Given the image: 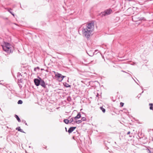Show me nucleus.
Returning a JSON list of instances; mask_svg holds the SVG:
<instances>
[{
	"mask_svg": "<svg viewBox=\"0 0 153 153\" xmlns=\"http://www.w3.org/2000/svg\"><path fill=\"white\" fill-rule=\"evenodd\" d=\"M94 27V23L92 22L88 23L83 26L82 30V35L87 39L89 38L92 35Z\"/></svg>",
	"mask_w": 153,
	"mask_h": 153,
	"instance_id": "obj_1",
	"label": "nucleus"
},
{
	"mask_svg": "<svg viewBox=\"0 0 153 153\" xmlns=\"http://www.w3.org/2000/svg\"><path fill=\"white\" fill-rule=\"evenodd\" d=\"M3 50L7 53H12L14 49L13 46L8 43H5L4 45L2 46Z\"/></svg>",
	"mask_w": 153,
	"mask_h": 153,
	"instance_id": "obj_2",
	"label": "nucleus"
},
{
	"mask_svg": "<svg viewBox=\"0 0 153 153\" xmlns=\"http://www.w3.org/2000/svg\"><path fill=\"white\" fill-rule=\"evenodd\" d=\"M112 10L111 9H108L105 10L104 12H102L100 14L101 16H105L110 14Z\"/></svg>",
	"mask_w": 153,
	"mask_h": 153,
	"instance_id": "obj_3",
	"label": "nucleus"
},
{
	"mask_svg": "<svg viewBox=\"0 0 153 153\" xmlns=\"http://www.w3.org/2000/svg\"><path fill=\"white\" fill-rule=\"evenodd\" d=\"M38 77L39 79H34V83L36 86H38L40 85V84L41 79H42L39 76H38Z\"/></svg>",
	"mask_w": 153,
	"mask_h": 153,
	"instance_id": "obj_4",
	"label": "nucleus"
},
{
	"mask_svg": "<svg viewBox=\"0 0 153 153\" xmlns=\"http://www.w3.org/2000/svg\"><path fill=\"white\" fill-rule=\"evenodd\" d=\"M56 76L58 78V79H59V81H62L64 77L65 76H64L62 75L61 74H58L56 75Z\"/></svg>",
	"mask_w": 153,
	"mask_h": 153,
	"instance_id": "obj_5",
	"label": "nucleus"
},
{
	"mask_svg": "<svg viewBox=\"0 0 153 153\" xmlns=\"http://www.w3.org/2000/svg\"><path fill=\"white\" fill-rule=\"evenodd\" d=\"M40 85L44 88H46V87L45 82L42 79H41L40 84Z\"/></svg>",
	"mask_w": 153,
	"mask_h": 153,
	"instance_id": "obj_6",
	"label": "nucleus"
},
{
	"mask_svg": "<svg viewBox=\"0 0 153 153\" xmlns=\"http://www.w3.org/2000/svg\"><path fill=\"white\" fill-rule=\"evenodd\" d=\"M76 128V127H70L68 130V132L69 133H71Z\"/></svg>",
	"mask_w": 153,
	"mask_h": 153,
	"instance_id": "obj_7",
	"label": "nucleus"
},
{
	"mask_svg": "<svg viewBox=\"0 0 153 153\" xmlns=\"http://www.w3.org/2000/svg\"><path fill=\"white\" fill-rule=\"evenodd\" d=\"M81 117V115L80 113H78L76 116L74 117L75 120H77L78 119L80 118Z\"/></svg>",
	"mask_w": 153,
	"mask_h": 153,
	"instance_id": "obj_8",
	"label": "nucleus"
},
{
	"mask_svg": "<svg viewBox=\"0 0 153 153\" xmlns=\"http://www.w3.org/2000/svg\"><path fill=\"white\" fill-rule=\"evenodd\" d=\"M5 9L8 11L12 15L14 16V14L11 11L12 9L11 8H6Z\"/></svg>",
	"mask_w": 153,
	"mask_h": 153,
	"instance_id": "obj_9",
	"label": "nucleus"
},
{
	"mask_svg": "<svg viewBox=\"0 0 153 153\" xmlns=\"http://www.w3.org/2000/svg\"><path fill=\"white\" fill-rule=\"evenodd\" d=\"M143 20L144 21H146V19L144 17H141V18H138L137 21Z\"/></svg>",
	"mask_w": 153,
	"mask_h": 153,
	"instance_id": "obj_10",
	"label": "nucleus"
},
{
	"mask_svg": "<svg viewBox=\"0 0 153 153\" xmlns=\"http://www.w3.org/2000/svg\"><path fill=\"white\" fill-rule=\"evenodd\" d=\"M17 76L18 78V79H22V76L21 75V74L19 72H18L17 73Z\"/></svg>",
	"mask_w": 153,
	"mask_h": 153,
	"instance_id": "obj_11",
	"label": "nucleus"
},
{
	"mask_svg": "<svg viewBox=\"0 0 153 153\" xmlns=\"http://www.w3.org/2000/svg\"><path fill=\"white\" fill-rule=\"evenodd\" d=\"M14 117L17 119V120L19 122H21V120L18 115L15 114V115Z\"/></svg>",
	"mask_w": 153,
	"mask_h": 153,
	"instance_id": "obj_12",
	"label": "nucleus"
},
{
	"mask_svg": "<svg viewBox=\"0 0 153 153\" xmlns=\"http://www.w3.org/2000/svg\"><path fill=\"white\" fill-rule=\"evenodd\" d=\"M16 130H18V131H20L21 132H24L23 131V130L22 129H21L20 128V127H17L16 128Z\"/></svg>",
	"mask_w": 153,
	"mask_h": 153,
	"instance_id": "obj_13",
	"label": "nucleus"
},
{
	"mask_svg": "<svg viewBox=\"0 0 153 153\" xmlns=\"http://www.w3.org/2000/svg\"><path fill=\"white\" fill-rule=\"evenodd\" d=\"M75 121H74V123H78V124H79V123H82V121L81 120H75Z\"/></svg>",
	"mask_w": 153,
	"mask_h": 153,
	"instance_id": "obj_14",
	"label": "nucleus"
},
{
	"mask_svg": "<svg viewBox=\"0 0 153 153\" xmlns=\"http://www.w3.org/2000/svg\"><path fill=\"white\" fill-rule=\"evenodd\" d=\"M149 106H150L149 108L150 110H153V103H149Z\"/></svg>",
	"mask_w": 153,
	"mask_h": 153,
	"instance_id": "obj_15",
	"label": "nucleus"
},
{
	"mask_svg": "<svg viewBox=\"0 0 153 153\" xmlns=\"http://www.w3.org/2000/svg\"><path fill=\"white\" fill-rule=\"evenodd\" d=\"M63 122L66 124H68L69 122V120L68 119H65L63 120Z\"/></svg>",
	"mask_w": 153,
	"mask_h": 153,
	"instance_id": "obj_16",
	"label": "nucleus"
},
{
	"mask_svg": "<svg viewBox=\"0 0 153 153\" xmlns=\"http://www.w3.org/2000/svg\"><path fill=\"white\" fill-rule=\"evenodd\" d=\"M100 108L103 113H105V110L104 108H103L102 107H100Z\"/></svg>",
	"mask_w": 153,
	"mask_h": 153,
	"instance_id": "obj_17",
	"label": "nucleus"
},
{
	"mask_svg": "<svg viewBox=\"0 0 153 153\" xmlns=\"http://www.w3.org/2000/svg\"><path fill=\"white\" fill-rule=\"evenodd\" d=\"M90 56H92L94 55V53H91V51H89L88 53H87Z\"/></svg>",
	"mask_w": 153,
	"mask_h": 153,
	"instance_id": "obj_18",
	"label": "nucleus"
},
{
	"mask_svg": "<svg viewBox=\"0 0 153 153\" xmlns=\"http://www.w3.org/2000/svg\"><path fill=\"white\" fill-rule=\"evenodd\" d=\"M64 86L66 87H70L71 86L69 85L68 84L66 83L64 84Z\"/></svg>",
	"mask_w": 153,
	"mask_h": 153,
	"instance_id": "obj_19",
	"label": "nucleus"
},
{
	"mask_svg": "<svg viewBox=\"0 0 153 153\" xmlns=\"http://www.w3.org/2000/svg\"><path fill=\"white\" fill-rule=\"evenodd\" d=\"M17 103L19 104H21L23 103V102L22 100H20L18 101Z\"/></svg>",
	"mask_w": 153,
	"mask_h": 153,
	"instance_id": "obj_20",
	"label": "nucleus"
},
{
	"mask_svg": "<svg viewBox=\"0 0 153 153\" xmlns=\"http://www.w3.org/2000/svg\"><path fill=\"white\" fill-rule=\"evenodd\" d=\"M69 123H71L73 122L74 119L73 118H71L69 120Z\"/></svg>",
	"mask_w": 153,
	"mask_h": 153,
	"instance_id": "obj_21",
	"label": "nucleus"
},
{
	"mask_svg": "<svg viewBox=\"0 0 153 153\" xmlns=\"http://www.w3.org/2000/svg\"><path fill=\"white\" fill-rule=\"evenodd\" d=\"M18 83H22V79H18Z\"/></svg>",
	"mask_w": 153,
	"mask_h": 153,
	"instance_id": "obj_22",
	"label": "nucleus"
},
{
	"mask_svg": "<svg viewBox=\"0 0 153 153\" xmlns=\"http://www.w3.org/2000/svg\"><path fill=\"white\" fill-rule=\"evenodd\" d=\"M67 100L68 101H70L71 100V98L70 97H68V98H67Z\"/></svg>",
	"mask_w": 153,
	"mask_h": 153,
	"instance_id": "obj_23",
	"label": "nucleus"
},
{
	"mask_svg": "<svg viewBox=\"0 0 153 153\" xmlns=\"http://www.w3.org/2000/svg\"><path fill=\"white\" fill-rule=\"evenodd\" d=\"M124 103L123 102H121L120 103V106L122 107L124 105Z\"/></svg>",
	"mask_w": 153,
	"mask_h": 153,
	"instance_id": "obj_24",
	"label": "nucleus"
},
{
	"mask_svg": "<svg viewBox=\"0 0 153 153\" xmlns=\"http://www.w3.org/2000/svg\"><path fill=\"white\" fill-rule=\"evenodd\" d=\"M91 62L93 64H95V63H96V60H94L92 61Z\"/></svg>",
	"mask_w": 153,
	"mask_h": 153,
	"instance_id": "obj_25",
	"label": "nucleus"
},
{
	"mask_svg": "<svg viewBox=\"0 0 153 153\" xmlns=\"http://www.w3.org/2000/svg\"><path fill=\"white\" fill-rule=\"evenodd\" d=\"M86 120V119L85 117H83L82 118L81 120L82 121H85Z\"/></svg>",
	"mask_w": 153,
	"mask_h": 153,
	"instance_id": "obj_26",
	"label": "nucleus"
},
{
	"mask_svg": "<svg viewBox=\"0 0 153 153\" xmlns=\"http://www.w3.org/2000/svg\"><path fill=\"white\" fill-rule=\"evenodd\" d=\"M18 85H19V88H22V85H21V84H19Z\"/></svg>",
	"mask_w": 153,
	"mask_h": 153,
	"instance_id": "obj_27",
	"label": "nucleus"
},
{
	"mask_svg": "<svg viewBox=\"0 0 153 153\" xmlns=\"http://www.w3.org/2000/svg\"><path fill=\"white\" fill-rule=\"evenodd\" d=\"M35 69H38V70H39V68L38 67H36V68H34V70L35 71Z\"/></svg>",
	"mask_w": 153,
	"mask_h": 153,
	"instance_id": "obj_28",
	"label": "nucleus"
},
{
	"mask_svg": "<svg viewBox=\"0 0 153 153\" xmlns=\"http://www.w3.org/2000/svg\"><path fill=\"white\" fill-rule=\"evenodd\" d=\"M123 111H124L126 112V111H127V110L126 108H124L123 109Z\"/></svg>",
	"mask_w": 153,
	"mask_h": 153,
	"instance_id": "obj_29",
	"label": "nucleus"
},
{
	"mask_svg": "<svg viewBox=\"0 0 153 153\" xmlns=\"http://www.w3.org/2000/svg\"><path fill=\"white\" fill-rule=\"evenodd\" d=\"M141 95V94H139L137 96V97H138V98H139L140 97V96Z\"/></svg>",
	"mask_w": 153,
	"mask_h": 153,
	"instance_id": "obj_30",
	"label": "nucleus"
},
{
	"mask_svg": "<svg viewBox=\"0 0 153 153\" xmlns=\"http://www.w3.org/2000/svg\"><path fill=\"white\" fill-rule=\"evenodd\" d=\"M130 131H128V132L127 133V135H128V134H130Z\"/></svg>",
	"mask_w": 153,
	"mask_h": 153,
	"instance_id": "obj_31",
	"label": "nucleus"
},
{
	"mask_svg": "<svg viewBox=\"0 0 153 153\" xmlns=\"http://www.w3.org/2000/svg\"><path fill=\"white\" fill-rule=\"evenodd\" d=\"M24 123H25V125H27V126H28V125H27V123L26 122V121H25V120H24Z\"/></svg>",
	"mask_w": 153,
	"mask_h": 153,
	"instance_id": "obj_32",
	"label": "nucleus"
},
{
	"mask_svg": "<svg viewBox=\"0 0 153 153\" xmlns=\"http://www.w3.org/2000/svg\"><path fill=\"white\" fill-rule=\"evenodd\" d=\"M4 19L5 20H7L8 19V18H4Z\"/></svg>",
	"mask_w": 153,
	"mask_h": 153,
	"instance_id": "obj_33",
	"label": "nucleus"
},
{
	"mask_svg": "<svg viewBox=\"0 0 153 153\" xmlns=\"http://www.w3.org/2000/svg\"><path fill=\"white\" fill-rule=\"evenodd\" d=\"M1 82H2V81H0V84H2Z\"/></svg>",
	"mask_w": 153,
	"mask_h": 153,
	"instance_id": "obj_34",
	"label": "nucleus"
},
{
	"mask_svg": "<svg viewBox=\"0 0 153 153\" xmlns=\"http://www.w3.org/2000/svg\"><path fill=\"white\" fill-rule=\"evenodd\" d=\"M99 94H97V95H96L97 97H98L99 96Z\"/></svg>",
	"mask_w": 153,
	"mask_h": 153,
	"instance_id": "obj_35",
	"label": "nucleus"
},
{
	"mask_svg": "<svg viewBox=\"0 0 153 153\" xmlns=\"http://www.w3.org/2000/svg\"><path fill=\"white\" fill-rule=\"evenodd\" d=\"M65 128L66 129V131H67V128H66V127H65Z\"/></svg>",
	"mask_w": 153,
	"mask_h": 153,
	"instance_id": "obj_36",
	"label": "nucleus"
},
{
	"mask_svg": "<svg viewBox=\"0 0 153 153\" xmlns=\"http://www.w3.org/2000/svg\"><path fill=\"white\" fill-rule=\"evenodd\" d=\"M41 70H44V69H41Z\"/></svg>",
	"mask_w": 153,
	"mask_h": 153,
	"instance_id": "obj_37",
	"label": "nucleus"
},
{
	"mask_svg": "<svg viewBox=\"0 0 153 153\" xmlns=\"http://www.w3.org/2000/svg\"><path fill=\"white\" fill-rule=\"evenodd\" d=\"M122 71L123 72H124V71Z\"/></svg>",
	"mask_w": 153,
	"mask_h": 153,
	"instance_id": "obj_38",
	"label": "nucleus"
},
{
	"mask_svg": "<svg viewBox=\"0 0 153 153\" xmlns=\"http://www.w3.org/2000/svg\"><path fill=\"white\" fill-rule=\"evenodd\" d=\"M130 137H131V136L130 135L129 136Z\"/></svg>",
	"mask_w": 153,
	"mask_h": 153,
	"instance_id": "obj_39",
	"label": "nucleus"
}]
</instances>
